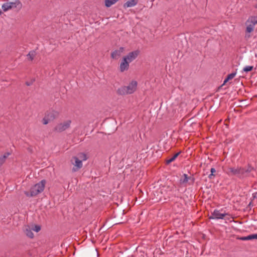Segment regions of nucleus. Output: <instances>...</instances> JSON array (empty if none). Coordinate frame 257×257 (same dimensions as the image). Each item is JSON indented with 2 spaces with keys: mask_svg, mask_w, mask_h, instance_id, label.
Segmentation results:
<instances>
[{
  "mask_svg": "<svg viewBox=\"0 0 257 257\" xmlns=\"http://www.w3.org/2000/svg\"><path fill=\"white\" fill-rule=\"evenodd\" d=\"M255 169L249 164L244 167L228 168L227 173L230 176H235L239 179H243L249 177L250 175L253 176V172Z\"/></svg>",
  "mask_w": 257,
  "mask_h": 257,
  "instance_id": "obj_1",
  "label": "nucleus"
},
{
  "mask_svg": "<svg viewBox=\"0 0 257 257\" xmlns=\"http://www.w3.org/2000/svg\"><path fill=\"white\" fill-rule=\"evenodd\" d=\"M46 181L42 180L38 183L33 185L30 189V192L25 191L24 194L27 197H34L43 191Z\"/></svg>",
  "mask_w": 257,
  "mask_h": 257,
  "instance_id": "obj_2",
  "label": "nucleus"
},
{
  "mask_svg": "<svg viewBox=\"0 0 257 257\" xmlns=\"http://www.w3.org/2000/svg\"><path fill=\"white\" fill-rule=\"evenodd\" d=\"M97 249L93 247L82 248L77 251L75 257H98Z\"/></svg>",
  "mask_w": 257,
  "mask_h": 257,
  "instance_id": "obj_3",
  "label": "nucleus"
},
{
  "mask_svg": "<svg viewBox=\"0 0 257 257\" xmlns=\"http://www.w3.org/2000/svg\"><path fill=\"white\" fill-rule=\"evenodd\" d=\"M125 210L120 208H118L115 212H114L112 218L114 220V222H116L117 224L123 223V221L125 219Z\"/></svg>",
  "mask_w": 257,
  "mask_h": 257,
  "instance_id": "obj_4",
  "label": "nucleus"
},
{
  "mask_svg": "<svg viewBox=\"0 0 257 257\" xmlns=\"http://www.w3.org/2000/svg\"><path fill=\"white\" fill-rule=\"evenodd\" d=\"M22 7V4L19 0H16L15 2H9L4 4L2 8L4 12H6L13 8H18L19 10Z\"/></svg>",
  "mask_w": 257,
  "mask_h": 257,
  "instance_id": "obj_5",
  "label": "nucleus"
},
{
  "mask_svg": "<svg viewBox=\"0 0 257 257\" xmlns=\"http://www.w3.org/2000/svg\"><path fill=\"white\" fill-rule=\"evenodd\" d=\"M71 123V120H67L64 122V123H60L58 124L53 129L54 132L61 133L70 127Z\"/></svg>",
  "mask_w": 257,
  "mask_h": 257,
  "instance_id": "obj_6",
  "label": "nucleus"
},
{
  "mask_svg": "<svg viewBox=\"0 0 257 257\" xmlns=\"http://www.w3.org/2000/svg\"><path fill=\"white\" fill-rule=\"evenodd\" d=\"M71 162L74 167L72 168V171L75 172L78 171L82 167V161L79 160L77 157H73L71 159Z\"/></svg>",
  "mask_w": 257,
  "mask_h": 257,
  "instance_id": "obj_7",
  "label": "nucleus"
},
{
  "mask_svg": "<svg viewBox=\"0 0 257 257\" xmlns=\"http://www.w3.org/2000/svg\"><path fill=\"white\" fill-rule=\"evenodd\" d=\"M140 53L139 50H137L130 52L126 56H123L129 62H132L136 59Z\"/></svg>",
  "mask_w": 257,
  "mask_h": 257,
  "instance_id": "obj_8",
  "label": "nucleus"
},
{
  "mask_svg": "<svg viewBox=\"0 0 257 257\" xmlns=\"http://www.w3.org/2000/svg\"><path fill=\"white\" fill-rule=\"evenodd\" d=\"M226 215H229L228 213H220L219 210H214L211 215L209 217V219H223Z\"/></svg>",
  "mask_w": 257,
  "mask_h": 257,
  "instance_id": "obj_9",
  "label": "nucleus"
},
{
  "mask_svg": "<svg viewBox=\"0 0 257 257\" xmlns=\"http://www.w3.org/2000/svg\"><path fill=\"white\" fill-rule=\"evenodd\" d=\"M129 61L123 57L120 64L119 71L121 72L127 71L129 68Z\"/></svg>",
  "mask_w": 257,
  "mask_h": 257,
  "instance_id": "obj_10",
  "label": "nucleus"
},
{
  "mask_svg": "<svg viewBox=\"0 0 257 257\" xmlns=\"http://www.w3.org/2000/svg\"><path fill=\"white\" fill-rule=\"evenodd\" d=\"M138 85V82L136 80H132L128 84V86H126V90H127L129 94L134 93L137 89Z\"/></svg>",
  "mask_w": 257,
  "mask_h": 257,
  "instance_id": "obj_11",
  "label": "nucleus"
},
{
  "mask_svg": "<svg viewBox=\"0 0 257 257\" xmlns=\"http://www.w3.org/2000/svg\"><path fill=\"white\" fill-rule=\"evenodd\" d=\"M105 131L108 133L113 132L116 130L114 121H109L105 124Z\"/></svg>",
  "mask_w": 257,
  "mask_h": 257,
  "instance_id": "obj_12",
  "label": "nucleus"
},
{
  "mask_svg": "<svg viewBox=\"0 0 257 257\" xmlns=\"http://www.w3.org/2000/svg\"><path fill=\"white\" fill-rule=\"evenodd\" d=\"M46 116L48 118V120H50V121L53 120L54 119L57 118L59 116V112L55 111L52 110V111H47L45 113Z\"/></svg>",
  "mask_w": 257,
  "mask_h": 257,
  "instance_id": "obj_13",
  "label": "nucleus"
},
{
  "mask_svg": "<svg viewBox=\"0 0 257 257\" xmlns=\"http://www.w3.org/2000/svg\"><path fill=\"white\" fill-rule=\"evenodd\" d=\"M117 224L116 222H114V220L113 218L111 220H107L105 223L103 225L102 227L103 230L108 229L111 227H112L114 225Z\"/></svg>",
  "mask_w": 257,
  "mask_h": 257,
  "instance_id": "obj_14",
  "label": "nucleus"
},
{
  "mask_svg": "<svg viewBox=\"0 0 257 257\" xmlns=\"http://www.w3.org/2000/svg\"><path fill=\"white\" fill-rule=\"evenodd\" d=\"M181 153V151H179V152L175 153L172 157H168L165 160L166 165H169L174 161Z\"/></svg>",
  "mask_w": 257,
  "mask_h": 257,
  "instance_id": "obj_15",
  "label": "nucleus"
},
{
  "mask_svg": "<svg viewBox=\"0 0 257 257\" xmlns=\"http://www.w3.org/2000/svg\"><path fill=\"white\" fill-rule=\"evenodd\" d=\"M238 239L241 240H249L252 239H257V233L251 234L246 236H241L238 238Z\"/></svg>",
  "mask_w": 257,
  "mask_h": 257,
  "instance_id": "obj_16",
  "label": "nucleus"
},
{
  "mask_svg": "<svg viewBox=\"0 0 257 257\" xmlns=\"http://www.w3.org/2000/svg\"><path fill=\"white\" fill-rule=\"evenodd\" d=\"M138 0L128 1L123 4V7L124 8H125L132 7L135 6L138 4Z\"/></svg>",
  "mask_w": 257,
  "mask_h": 257,
  "instance_id": "obj_17",
  "label": "nucleus"
},
{
  "mask_svg": "<svg viewBox=\"0 0 257 257\" xmlns=\"http://www.w3.org/2000/svg\"><path fill=\"white\" fill-rule=\"evenodd\" d=\"M126 88L125 86H124L120 88H119L117 90V93L118 95H123L129 94L128 92L127 91V90H126Z\"/></svg>",
  "mask_w": 257,
  "mask_h": 257,
  "instance_id": "obj_18",
  "label": "nucleus"
},
{
  "mask_svg": "<svg viewBox=\"0 0 257 257\" xmlns=\"http://www.w3.org/2000/svg\"><path fill=\"white\" fill-rule=\"evenodd\" d=\"M236 74V73L235 72L228 74L223 81V85H225L229 80L232 79L235 77Z\"/></svg>",
  "mask_w": 257,
  "mask_h": 257,
  "instance_id": "obj_19",
  "label": "nucleus"
},
{
  "mask_svg": "<svg viewBox=\"0 0 257 257\" xmlns=\"http://www.w3.org/2000/svg\"><path fill=\"white\" fill-rule=\"evenodd\" d=\"M177 41H178V43L179 45V42H180V45L181 47H184V45L187 44V41L185 37L183 36L180 37V38H177Z\"/></svg>",
  "mask_w": 257,
  "mask_h": 257,
  "instance_id": "obj_20",
  "label": "nucleus"
},
{
  "mask_svg": "<svg viewBox=\"0 0 257 257\" xmlns=\"http://www.w3.org/2000/svg\"><path fill=\"white\" fill-rule=\"evenodd\" d=\"M247 22H250V24L253 25L254 26L255 24H257V16H251L247 20L246 24Z\"/></svg>",
  "mask_w": 257,
  "mask_h": 257,
  "instance_id": "obj_21",
  "label": "nucleus"
},
{
  "mask_svg": "<svg viewBox=\"0 0 257 257\" xmlns=\"http://www.w3.org/2000/svg\"><path fill=\"white\" fill-rule=\"evenodd\" d=\"M189 177L186 174H183L181 179H180V184H186L189 181Z\"/></svg>",
  "mask_w": 257,
  "mask_h": 257,
  "instance_id": "obj_22",
  "label": "nucleus"
},
{
  "mask_svg": "<svg viewBox=\"0 0 257 257\" xmlns=\"http://www.w3.org/2000/svg\"><path fill=\"white\" fill-rule=\"evenodd\" d=\"M117 1H118V0H105V6L107 8H109Z\"/></svg>",
  "mask_w": 257,
  "mask_h": 257,
  "instance_id": "obj_23",
  "label": "nucleus"
},
{
  "mask_svg": "<svg viewBox=\"0 0 257 257\" xmlns=\"http://www.w3.org/2000/svg\"><path fill=\"white\" fill-rule=\"evenodd\" d=\"M25 233L28 237L31 238H33L34 237V234L32 231V229L29 226L28 228H26Z\"/></svg>",
  "mask_w": 257,
  "mask_h": 257,
  "instance_id": "obj_24",
  "label": "nucleus"
},
{
  "mask_svg": "<svg viewBox=\"0 0 257 257\" xmlns=\"http://www.w3.org/2000/svg\"><path fill=\"white\" fill-rule=\"evenodd\" d=\"M119 52H118L116 50L112 52L111 53V58L113 59H118L120 56Z\"/></svg>",
  "mask_w": 257,
  "mask_h": 257,
  "instance_id": "obj_25",
  "label": "nucleus"
},
{
  "mask_svg": "<svg viewBox=\"0 0 257 257\" xmlns=\"http://www.w3.org/2000/svg\"><path fill=\"white\" fill-rule=\"evenodd\" d=\"M11 154L9 152H7L4 154V155L1 157H0V162L2 163L3 165L4 163L5 162L6 159L8 158V157Z\"/></svg>",
  "mask_w": 257,
  "mask_h": 257,
  "instance_id": "obj_26",
  "label": "nucleus"
},
{
  "mask_svg": "<svg viewBox=\"0 0 257 257\" xmlns=\"http://www.w3.org/2000/svg\"><path fill=\"white\" fill-rule=\"evenodd\" d=\"M253 29H254V26H253V25H251L250 24L249 25L247 26V27L246 28V30H245V33H250L253 31Z\"/></svg>",
  "mask_w": 257,
  "mask_h": 257,
  "instance_id": "obj_27",
  "label": "nucleus"
},
{
  "mask_svg": "<svg viewBox=\"0 0 257 257\" xmlns=\"http://www.w3.org/2000/svg\"><path fill=\"white\" fill-rule=\"evenodd\" d=\"M36 55V53L35 50H33L30 51L29 54L27 55V56L29 57V59L31 61H32L34 59V57Z\"/></svg>",
  "mask_w": 257,
  "mask_h": 257,
  "instance_id": "obj_28",
  "label": "nucleus"
},
{
  "mask_svg": "<svg viewBox=\"0 0 257 257\" xmlns=\"http://www.w3.org/2000/svg\"><path fill=\"white\" fill-rule=\"evenodd\" d=\"M253 69V66H245V67L243 68L242 72V73L243 72L247 73L248 72H250V71H252Z\"/></svg>",
  "mask_w": 257,
  "mask_h": 257,
  "instance_id": "obj_29",
  "label": "nucleus"
},
{
  "mask_svg": "<svg viewBox=\"0 0 257 257\" xmlns=\"http://www.w3.org/2000/svg\"><path fill=\"white\" fill-rule=\"evenodd\" d=\"M41 227L39 225H36L35 224L32 228H31L32 230L36 231V232H38L41 230Z\"/></svg>",
  "mask_w": 257,
  "mask_h": 257,
  "instance_id": "obj_30",
  "label": "nucleus"
},
{
  "mask_svg": "<svg viewBox=\"0 0 257 257\" xmlns=\"http://www.w3.org/2000/svg\"><path fill=\"white\" fill-rule=\"evenodd\" d=\"M79 157L83 161L86 160L87 159L86 155L83 153H80L79 154Z\"/></svg>",
  "mask_w": 257,
  "mask_h": 257,
  "instance_id": "obj_31",
  "label": "nucleus"
},
{
  "mask_svg": "<svg viewBox=\"0 0 257 257\" xmlns=\"http://www.w3.org/2000/svg\"><path fill=\"white\" fill-rule=\"evenodd\" d=\"M35 81V78H33L30 81H26L25 82V84L27 86H30L33 84V83Z\"/></svg>",
  "mask_w": 257,
  "mask_h": 257,
  "instance_id": "obj_32",
  "label": "nucleus"
},
{
  "mask_svg": "<svg viewBox=\"0 0 257 257\" xmlns=\"http://www.w3.org/2000/svg\"><path fill=\"white\" fill-rule=\"evenodd\" d=\"M241 103L240 104H236V105H237L238 107L241 106V105H246L247 104L246 100H240Z\"/></svg>",
  "mask_w": 257,
  "mask_h": 257,
  "instance_id": "obj_33",
  "label": "nucleus"
},
{
  "mask_svg": "<svg viewBox=\"0 0 257 257\" xmlns=\"http://www.w3.org/2000/svg\"><path fill=\"white\" fill-rule=\"evenodd\" d=\"M42 121L43 123L46 125L48 124L49 122L50 121V120H48V118L46 116V115H45V117L43 118Z\"/></svg>",
  "mask_w": 257,
  "mask_h": 257,
  "instance_id": "obj_34",
  "label": "nucleus"
},
{
  "mask_svg": "<svg viewBox=\"0 0 257 257\" xmlns=\"http://www.w3.org/2000/svg\"><path fill=\"white\" fill-rule=\"evenodd\" d=\"M189 180L191 181V182H189V184H192L194 183L195 181V178L194 177H189Z\"/></svg>",
  "mask_w": 257,
  "mask_h": 257,
  "instance_id": "obj_35",
  "label": "nucleus"
},
{
  "mask_svg": "<svg viewBox=\"0 0 257 257\" xmlns=\"http://www.w3.org/2000/svg\"><path fill=\"white\" fill-rule=\"evenodd\" d=\"M216 174H210L209 175H208V178L209 179H214V178L216 176Z\"/></svg>",
  "mask_w": 257,
  "mask_h": 257,
  "instance_id": "obj_36",
  "label": "nucleus"
},
{
  "mask_svg": "<svg viewBox=\"0 0 257 257\" xmlns=\"http://www.w3.org/2000/svg\"><path fill=\"white\" fill-rule=\"evenodd\" d=\"M210 172H211V174H212V175L213 174H216V171L215 169L214 168H211Z\"/></svg>",
  "mask_w": 257,
  "mask_h": 257,
  "instance_id": "obj_37",
  "label": "nucleus"
},
{
  "mask_svg": "<svg viewBox=\"0 0 257 257\" xmlns=\"http://www.w3.org/2000/svg\"><path fill=\"white\" fill-rule=\"evenodd\" d=\"M118 52H119L120 54L123 52L124 50V48L122 47H121L119 48L118 50H116Z\"/></svg>",
  "mask_w": 257,
  "mask_h": 257,
  "instance_id": "obj_38",
  "label": "nucleus"
},
{
  "mask_svg": "<svg viewBox=\"0 0 257 257\" xmlns=\"http://www.w3.org/2000/svg\"><path fill=\"white\" fill-rule=\"evenodd\" d=\"M193 118H191L188 120V123H193Z\"/></svg>",
  "mask_w": 257,
  "mask_h": 257,
  "instance_id": "obj_39",
  "label": "nucleus"
},
{
  "mask_svg": "<svg viewBox=\"0 0 257 257\" xmlns=\"http://www.w3.org/2000/svg\"><path fill=\"white\" fill-rule=\"evenodd\" d=\"M217 106V103H216L215 106H211L210 107V109H211L212 110H214L215 109V108Z\"/></svg>",
  "mask_w": 257,
  "mask_h": 257,
  "instance_id": "obj_40",
  "label": "nucleus"
},
{
  "mask_svg": "<svg viewBox=\"0 0 257 257\" xmlns=\"http://www.w3.org/2000/svg\"><path fill=\"white\" fill-rule=\"evenodd\" d=\"M126 255L125 254H123L122 253L120 255H118L117 257H125Z\"/></svg>",
  "mask_w": 257,
  "mask_h": 257,
  "instance_id": "obj_41",
  "label": "nucleus"
},
{
  "mask_svg": "<svg viewBox=\"0 0 257 257\" xmlns=\"http://www.w3.org/2000/svg\"><path fill=\"white\" fill-rule=\"evenodd\" d=\"M256 194H257V192H256L255 193L253 194V199L256 198Z\"/></svg>",
  "mask_w": 257,
  "mask_h": 257,
  "instance_id": "obj_42",
  "label": "nucleus"
},
{
  "mask_svg": "<svg viewBox=\"0 0 257 257\" xmlns=\"http://www.w3.org/2000/svg\"><path fill=\"white\" fill-rule=\"evenodd\" d=\"M253 224H257V219L254 220V221L252 222Z\"/></svg>",
  "mask_w": 257,
  "mask_h": 257,
  "instance_id": "obj_43",
  "label": "nucleus"
},
{
  "mask_svg": "<svg viewBox=\"0 0 257 257\" xmlns=\"http://www.w3.org/2000/svg\"><path fill=\"white\" fill-rule=\"evenodd\" d=\"M223 85H223V84H222L221 85H220L219 87H218V90L219 89H220V88H221V87H222Z\"/></svg>",
  "mask_w": 257,
  "mask_h": 257,
  "instance_id": "obj_44",
  "label": "nucleus"
},
{
  "mask_svg": "<svg viewBox=\"0 0 257 257\" xmlns=\"http://www.w3.org/2000/svg\"><path fill=\"white\" fill-rule=\"evenodd\" d=\"M251 202H250L249 203V204H248V206H251Z\"/></svg>",
  "mask_w": 257,
  "mask_h": 257,
  "instance_id": "obj_45",
  "label": "nucleus"
},
{
  "mask_svg": "<svg viewBox=\"0 0 257 257\" xmlns=\"http://www.w3.org/2000/svg\"><path fill=\"white\" fill-rule=\"evenodd\" d=\"M2 13H3V12H2V11H1V10L0 9V15H1Z\"/></svg>",
  "mask_w": 257,
  "mask_h": 257,
  "instance_id": "obj_46",
  "label": "nucleus"
},
{
  "mask_svg": "<svg viewBox=\"0 0 257 257\" xmlns=\"http://www.w3.org/2000/svg\"><path fill=\"white\" fill-rule=\"evenodd\" d=\"M255 8H257V4L254 6Z\"/></svg>",
  "mask_w": 257,
  "mask_h": 257,
  "instance_id": "obj_47",
  "label": "nucleus"
},
{
  "mask_svg": "<svg viewBox=\"0 0 257 257\" xmlns=\"http://www.w3.org/2000/svg\"><path fill=\"white\" fill-rule=\"evenodd\" d=\"M2 163L0 162V167L2 166Z\"/></svg>",
  "mask_w": 257,
  "mask_h": 257,
  "instance_id": "obj_48",
  "label": "nucleus"
}]
</instances>
